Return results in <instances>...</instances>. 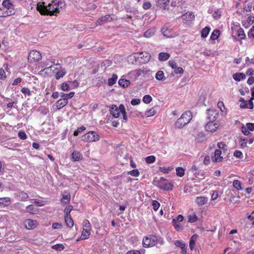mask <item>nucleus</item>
I'll use <instances>...</instances> for the list:
<instances>
[{
  "instance_id": "6e6d98bb",
  "label": "nucleus",
  "mask_w": 254,
  "mask_h": 254,
  "mask_svg": "<svg viewBox=\"0 0 254 254\" xmlns=\"http://www.w3.org/2000/svg\"><path fill=\"white\" fill-rule=\"evenodd\" d=\"M85 129L86 128L83 126L78 127L77 129L74 131L73 135L77 136L80 132L84 131Z\"/></svg>"
},
{
  "instance_id": "e2e57ef3",
  "label": "nucleus",
  "mask_w": 254,
  "mask_h": 254,
  "mask_svg": "<svg viewBox=\"0 0 254 254\" xmlns=\"http://www.w3.org/2000/svg\"><path fill=\"white\" fill-rule=\"evenodd\" d=\"M168 64L172 69H175L177 67V63L174 60H170L168 62Z\"/></svg>"
},
{
  "instance_id": "052dcab7",
  "label": "nucleus",
  "mask_w": 254,
  "mask_h": 254,
  "mask_svg": "<svg viewBox=\"0 0 254 254\" xmlns=\"http://www.w3.org/2000/svg\"><path fill=\"white\" fill-rule=\"evenodd\" d=\"M247 142H248V140L247 139L241 138L240 140V144L241 148H244L247 147Z\"/></svg>"
},
{
  "instance_id": "774afa93",
  "label": "nucleus",
  "mask_w": 254,
  "mask_h": 254,
  "mask_svg": "<svg viewBox=\"0 0 254 254\" xmlns=\"http://www.w3.org/2000/svg\"><path fill=\"white\" fill-rule=\"evenodd\" d=\"M246 127L250 131L254 130V123H247Z\"/></svg>"
},
{
  "instance_id": "aec40b11",
  "label": "nucleus",
  "mask_w": 254,
  "mask_h": 254,
  "mask_svg": "<svg viewBox=\"0 0 254 254\" xmlns=\"http://www.w3.org/2000/svg\"><path fill=\"white\" fill-rule=\"evenodd\" d=\"M57 69H58V71L55 74V78L57 80H59L62 78L66 74V72L65 69L62 66H60Z\"/></svg>"
},
{
  "instance_id": "c756f323",
  "label": "nucleus",
  "mask_w": 254,
  "mask_h": 254,
  "mask_svg": "<svg viewBox=\"0 0 254 254\" xmlns=\"http://www.w3.org/2000/svg\"><path fill=\"white\" fill-rule=\"evenodd\" d=\"M210 28L208 26L203 28L201 31V37L202 38H206L210 31Z\"/></svg>"
},
{
  "instance_id": "423d86ee",
  "label": "nucleus",
  "mask_w": 254,
  "mask_h": 254,
  "mask_svg": "<svg viewBox=\"0 0 254 254\" xmlns=\"http://www.w3.org/2000/svg\"><path fill=\"white\" fill-rule=\"evenodd\" d=\"M110 114L115 118H118L120 116V114H122L123 119L126 121L127 120L125 108L123 104L120 105L119 107L115 105H113L110 109Z\"/></svg>"
},
{
  "instance_id": "37998d69",
  "label": "nucleus",
  "mask_w": 254,
  "mask_h": 254,
  "mask_svg": "<svg viewBox=\"0 0 254 254\" xmlns=\"http://www.w3.org/2000/svg\"><path fill=\"white\" fill-rule=\"evenodd\" d=\"M164 77V74L163 71L159 70L158 71L155 75V78L158 80H161L163 79Z\"/></svg>"
},
{
  "instance_id": "79ce46f5",
  "label": "nucleus",
  "mask_w": 254,
  "mask_h": 254,
  "mask_svg": "<svg viewBox=\"0 0 254 254\" xmlns=\"http://www.w3.org/2000/svg\"><path fill=\"white\" fill-rule=\"evenodd\" d=\"M83 229L91 230V226L89 220L86 219L83 222Z\"/></svg>"
},
{
  "instance_id": "603ef678",
  "label": "nucleus",
  "mask_w": 254,
  "mask_h": 254,
  "mask_svg": "<svg viewBox=\"0 0 254 254\" xmlns=\"http://www.w3.org/2000/svg\"><path fill=\"white\" fill-rule=\"evenodd\" d=\"M128 174L134 177H138L140 175V173L137 169L132 170L129 171Z\"/></svg>"
},
{
  "instance_id": "680f3d73",
  "label": "nucleus",
  "mask_w": 254,
  "mask_h": 254,
  "mask_svg": "<svg viewBox=\"0 0 254 254\" xmlns=\"http://www.w3.org/2000/svg\"><path fill=\"white\" fill-rule=\"evenodd\" d=\"M74 95V92H70L68 94H64L63 93L62 95L63 97L64 98H66L67 100H68V99L72 98Z\"/></svg>"
},
{
  "instance_id": "f3484780",
  "label": "nucleus",
  "mask_w": 254,
  "mask_h": 254,
  "mask_svg": "<svg viewBox=\"0 0 254 254\" xmlns=\"http://www.w3.org/2000/svg\"><path fill=\"white\" fill-rule=\"evenodd\" d=\"M68 103V100L66 98H64L63 96H61L60 98L55 104V105L58 110H60L64 107L66 106Z\"/></svg>"
},
{
  "instance_id": "5701e85b",
  "label": "nucleus",
  "mask_w": 254,
  "mask_h": 254,
  "mask_svg": "<svg viewBox=\"0 0 254 254\" xmlns=\"http://www.w3.org/2000/svg\"><path fill=\"white\" fill-rule=\"evenodd\" d=\"M64 221L66 226L69 228H71L73 226L74 222L71 215H64Z\"/></svg>"
},
{
  "instance_id": "a18cd8bd",
  "label": "nucleus",
  "mask_w": 254,
  "mask_h": 254,
  "mask_svg": "<svg viewBox=\"0 0 254 254\" xmlns=\"http://www.w3.org/2000/svg\"><path fill=\"white\" fill-rule=\"evenodd\" d=\"M212 16L215 19H219L221 16V11L219 9L215 10L212 14Z\"/></svg>"
},
{
  "instance_id": "9b49d317",
  "label": "nucleus",
  "mask_w": 254,
  "mask_h": 254,
  "mask_svg": "<svg viewBox=\"0 0 254 254\" xmlns=\"http://www.w3.org/2000/svg\"><path fill=\"white\" fill-rule=\"evenodd\" d=\"M24 224L27 229L32 230L38 225V223L37 220L27 219L24 221Z\"/></svg>"
},
{
  "instance_id": "9d476101",
  "label": "nucleus",
  "mask_w": 254,
  "mask_h": 254,
  "mask_svg": "<svg viewBox=\"0 0 254 254\" xmlns=\"http://www.w3.org/2000/svg\"><path fill=\"white\" fill-rule=\"evenodd\" d=\"M184 217L182 215L179 214L176 217L173 219L172 223L175 229L177 231H180L183 229V226L180 224L182 222Z\"/></svg>"
},
{
  "instance_id": "bf43d9fd",
  "label": "nucleus",
  "mask_w": 254,
  "mask_h": 254,
  "mask_svg": "<svg viewBox=\"0 0 254 254\" xmlns=\"http://www.w3.org/2000/svg\"><path fill=\"white\" fill-rule=\"evenodd\" d=\"M61 89L63 91H66L69 90L70 87L67 83H66V82H64L62 84Z\"/></svg>"
},
{
  "instance_id": "473e14b6",
  "label": "nucleus",
  "mask_w": 254,
  "mask_h": 254,
  "mask_svg": "<svg viewBox=\"0 0 254 254\" xmlns=\"http://www.w3.org/2000/svg\"><path fill=\"white\" fill-rule=\"evenodd\" d=\"M118 76L116 74H113L112 77L108 80V84L109 86H112L117 81Z\"/></svg>"
},
{
  "instance_id": "6e6552de",
  "label": "nucleus",
  "mask_w": 254,
  "mask_h": 254,
  "mask_svg": "<svg viewBox=\"0 0 254 254\" xmlns=\"http://www.w3.org/2000/svg\"><path fill=\"white\" fill-rule=\"evenodd\" d=\"M99 136L95 131H89L82 137V140L84 142H94L99 140Z\"/></svg>"
},
{
  "instance_id": "ddd939ff",
  "label": "nucleus",
  "mask_w": 254,
  "mask_h": 254,
  "mask_svg": "<svg viewBox=\"0 0 254 254\" xmlns=\"http://www.w3.org/2000/svg\"><path fill=\"white\" fill-rule=\"evenodd\" d=\"M219 125L213 121H209L205 125V129L207 131L214 132L218 129Z\"/></svg>"
},
{
  "instance_id": "39448f33",
  "label": "nucleus",
  "mask_w": 254,
  "mask_h": 254,
  "mask_svg": "<svg viewBox=\"0 0 254 254\" xmlns=\"http://www.w3.org/2000/svg\"><path fill=\"white\" fill-rule=\"evenodd\" d=\"M191 119V113L190 111H186L176 121L175 126L177 128H181L189 124Z\"/></svg>"
},
{
  "instance_id": "412c9836",
  "label": "nucleus",
  "mask_w": 254,
  "mask_h": 254,
  "mask_svg": "<svg viewBox=\"0 0 254 254\" xmlns=\"http://www.w3.org/2000/svg\"><path fill=\"white\" fill-rule=\"evenodd\" d=\"M71 159L75 162L79 161L82 159V155L79 151L74 150L71 154Z\"/></svg>"
},
{
  "instance_id": "ea45409f",
  "label": "nucleus",
  "mask_w": 254,
  "mask_h": 254,
  "mask_svg": "<svg viewBox=\"0 0 254 254\" xmlns=\"http://www.w3.org/2000/svg\"><path fill=\"white\" fill-rule=\"evenodd\" d=\"M112 64V62L111 60H105L103 61L101 63V67H104V68H106L107 67L110 66Z\"/></svg>"
},
{
  "instance_id": "f704fd0d",
  "label": "nucleus",
  "mask_w": 254,
  "mask_h": 254,
  "mask_svg": "<svg viewBox=\"0 0 254 254\" xmlns=\"http://www.w3.org/2000/svg\"><path fill=\"white\" fill-rule=\"evenodd\" d=\"M155 32V31L154 29H150L144 33L143 36L145 38H149L154 35Z\"/></svg>"
},
{
  "instance_id": "a19ab883",
  "label": "nucleus",
  "mask_w": 254,
  "mask_h": 254,
  "mask_svg": "<svg viewBox=\"0 0 254 254\" xmlns=\"http://www.w3.org/2000/svg\"><path fill=\"white\" fill-rule=\"evenodd\" d=\"M176 174L179 177H183L185 174V170L182 167H177L176 169Z\"/></svg>"
},
{
  "instance_id": "4c0bfd02",
  "label": "nucleus",
  "mask_w": 254,
  "mask_h": 254,
  "mask_svg": "<svg viewBox=\"0 0 254 254\" xmlns=\"http://www.w3.org/2000/svg\"><path fill=\"white\" fill-rule=\"evenodd\" d=\"M194 175L195 177L200 179V180H203L205 179V174L203 171H197V172H194Z\"/></svg>"
},
{
  "instance_id": "6ab92c4d",
  "label": "nucleus",
  "mask_w": 254,
  "mask_h": 254,
  "mask_svg": "<svg viewBox=\"0 0 254 254\" xmlns=\"http://www.w3.org/2000/svg\"><path fill=\"white\" fill-rule=\"evenodd\" d=\"M174 244L178 247H180L182 250V254H187V246L186 244L181 241L176 240L174 242Z\"/></svg>"
},
{
  "instance_id": "7c9ffc66",
  "label": "nucleus",
  "mask_w": 254,
  "mask_h": 254,
  "mask_svg": "<svg viewBox=\"0 0 254 254\" xmlns=\"http://www.w3.org/2000/svg\"><path fill=\"white\" fill-rule=\"evenodd\" d=\"M188 222L190 223L195 222L198 220V217L195 212L188 215Z\"/></svg>"
},
{
  "instance_id": "69168bd1",
  "label": "nucleus",
  "mask_w": 254,
  "mask_h": 254,
  "mask_svg": "<svg viewBox=\"0 0 254 254\" xmlns=\"http://www.w3.org/2000/svg\"><path fill=\"white\" fill-rule=\"evenodd\" d=\"M159 170L161 172H162L164 174H167L170 171V169L169 168L162 167H159Z\"/></svg>"
},
{
  "instance_id": "e433bc0d",
  "label": "nucleus",
  "mask_w": 254,
  "mask_h": 254,
  "mask_svg": "<svg viewBox=\"0 0 254 254\" xmlns=\"http://www.w3.org/2000/svg\"><path fill=\"white\" fill-rule=\"evenodd\" d=\"M70 200V194L69 193L66 195H63L61 202L63 203H68Z\"/></svg>"
},
{
  "instance_id": "20e7f679",
  "label": "nucleus",
  "mask_w": 254,
  "mask_h": 254,
  "mask_svg": "<svg viewBox=\"0 0 254 254\" xmlns=\"http://www.w3.org/2000/svg\"><path fill=\"white\" fill-rule=\"evenodd\" d=\"M153 184L154 186L164 190H171L174 187L173 184L169 182L167 179L160 177L155 178L154 179Z\"/></svg>"
},
{
  "instance_id": "0eeeda50",
  "label": "nucleus",
  "mask_w": 254,
  "mask_h": 254,
  "mask_svg": "<svg viewBox=\"0 0 254 254\" xmlns=\"http://www.w3.org/2000/svg\"><path fill=\"white\" fill-rule=\"evenodd\" d=\"M134 58L139 63L144 64L148 63L151 58L150 54L147 52L135 54Z\"/></svg>"
},
{
  "instance_id": "58836bf2",
  "label": "nucleus",
  "mask_w": 254,
  "mask_h": 254,
  "mask_svg": "<svg viewBox=\"0 0 254 254\" xmlns=\"http://www.w3.org/2000/svg\"><path fill=\"white\" fill-rule=\"evenodd\" d=\"M145 160L147 163L151 164L155 161L156 157L154 155L148 156L145 158Z\"/></svg>"
},
{
  "instance_id": "f8f14e48",
  "label": "nucleus",
  "mask_w": 254,
  "mask_h": 254,
  "mask_svg": "<svg viewBox=\"0 0 254 254\" xmlns=\"http://www.w3.org/2000/svg\"><path fill=\"white\" fill-rule=\"evenodd\" d=\"M14 195L18 200L21 201H26L29 199V195L23 190L18 191Z\"/></svg>"
},
{
  "instance_id": "09e8293b",
  "label": "nucleus",
  "mask_w": 254,
  "mask_h": 254,
  "mask_svg": "<svg viewBox=\"0 0 254 254\" xmlns=\"http://www.w3.org/2000/svg\"><path fill=\"white\" fill-rule=\"evenodd\" d=\"M240 102H242L240 105L241 108H248V102L246 101L243 98H241L239 100Z\"/></svg>"
},
{
  "instance_id": "1a4fd4ad",
  "label": "nucleus",
  "mask_w": 254,
  "mask_h": 254,
  "mask_svg": "<svg viewBox=\"0 0 254 254\" xmlns=\"http://www.w3.org/2000/svg\"><path fill=\"white\" fill-rule=\"evenodd\" d=\"M42 58L41 53L36 50H32L30 52L28 57V62L31 63L39 61Z\"/></svg>"
},
{
  "instance_id": "a878e982",
  "label": "nucleus",
  "mask_w": 254,
  "mask_h": 254,
  "mask_svg": "<svg viewBox=\"0 0 254 254\" xmlns=\"http://www.w3.org/2000/svg\"><path fill=\"white\" fill-rule=\"evenodd\" d=\"M118 84L121 87L123 88H126L130 84V82L128 80L124 78H121L118 81Z\"/></svg>"
},
{
  "instance_id": "3c124183",
  "label": "nucleus",
  "mask_w": 254,
  "mask_h": 254,
  "mask_svg": "<svg viewBox=\"0 0 254 254\" xmlns=\"http://www.w3.org/2000/svg\"><path fill=\"white\" fill-rule=\"evenodd\" d=\"M0 200H2L3 201L0 202L5 206L8 205L10 203V198L9 197H2L0 198Z\"/></svg>"
},
{
  "instance_id": "de8ad7c7",
  "label": "nucleus",
  "mask_w": 254,
  "mask_h": 254,
  "mask_svg": "<svg viewBox=\"0 0 254 254\" xmlns=\"http://www.w3.org/2000/svg\"><path fill=\"white\" fill-rule=\"evenodd\" d=\"M217 107L220 109L221 112H226V109L223 101H219L217 103Z\"/></svg>"
},
{
  "instance_id": "b1692460",
  "label": "nucleus",
  "mask_w": 254,
  "mask_h": 254,
  "mask_svg": "<svg viewBox=\"0 0 254 254\" xmlns=\"http://www.w3.org/2000/svg\"><path fill=\"white\" fill-rule=\"evenodd\" d=\"M170 57V54L168 53L161 52L159 54L158 59L160 61L164 62L168 60Z\"/></svg>"
},
{
  "instance_id": "2f4dec72",
  "label": "nucleus",
  "mask_w": 254,
  "mask_h": 254,
  "mask_svg": "<svg viewBox=\"0 0 254 254\" xmlns=\"http://www.w3.org/2000/svg\"><path fill=\"white\" fill-rule=\"evenodd\" d=\"M26 211L29 213L35 214L38 212V210L33 205H29L26 207Z\"/></svg>"
},
{
  "instance_id": "13d9d810",
  "label": "nucleus",
  "mask_w": 254,
  "mask_h": 254,
  "mask_svg": "<svg viewBox=\"0 0 254 254\" xmlns=\"http://www.w3.org/2000/svg\"><path fill=\"white\" fill-rule=\"evenodd\" d=\"M248 35L250 39H254V26L250 29Z\"/></svg>"
},
{
  "instance_id": "c03bdc74",
  "label": "nucleus",
  "mask_w": 254,
  "mask_h": 254,
  "mask_svg": "<svg viewBox=\"0 0 254 254\" xmlns=\"http://www.w3.org/2000/svg\"><path fill=\"white\" fill-rule=\"evenodd\" d=\"M152 100V97L149 95H146L144 96L142 99L143 102L145 104L150 103Z\"/></svg>"
},
{
  "instance_id": "2eb2a0df",
  "label": "nucleus",
  "mask_w": 254,
  "mask_h": 254,
  "mask_svg": "<svg viewBox=\"0 0 254 254\" xmlns=\"http://www.w3.org/2000/svg\"><path fill=\"white\" fill-rule=\"evenodd\" d=\"M222 151L220 149L215 150L214 155L212 156V161L213 162H220L223 160V157L221 156Z\"/></svg>"
},
{
  "instance_id": "4468645a",
  "label": "nucleus",
  "mask_w": 254,
  "mask_h": 254,
  "mask_svg": "<svg viewBox=\"0 0 254 254\" xmlns=\"http://www.w3.org/2000/svg\"><path fill=\"white\" fill-rule=\"evenodd\" d=\"M113 18L111 14H106L102 16L97 20L96 24L97 25H101L104 23L112 21Z\"/></svg>"
},
{
  "instance_id": "0e129e2a",
  "label": "nucleus",
  "mask_w": 254,
  "mask_h": 254,
  "mask_svg": "<svg viewBox=\"0 0 254 254\" xmlns=\"http://www.w3.org/2000/svg\"><path fill=\"white\" fill-rule=\"evenodd\" d=\"M218 147L220 149L226 150V145L222 142H219L217 143Z\"/></svg>"
},
{
  "instance_id": "a211bd4d",
  "label": "nucleus",
  "mask_w": 254,
  "mask_h": 254,
  "mask_svg": "<svg viewBox=\"0 0 254 254\" xmlns=\"http://www.w3.org/2000/svg\"><path fill=\"white\" fill-rule=\"evenodd\" d=\"M194 15L191 12H187L182 15V18L184 21V23H187L188 22L191 21L194 19Z\"/></svg>"
},
{
  "instance_id": "bb28decb",
  "label": "nucleus",
  "mask_w": 254,
  "mask_h": 254,
  "mask_svg": "<svg viewBox=\"0 0 254 254\" xmlns=\"http://www.w3.org/2000/svg\"><path fill=\"white\" fill-rule=\"evenodd\" d=\"M91 230H90L83 229V230L81 232L80 239L81 240H86L88 239L91 234Z\"/></svg>"
},
{
  "instance_id": "f03ea898",
  "label": "nucleus",
  "mask_w": 254,
  "mask_h": 254,
  "mask_svg": "<svg viewBox=\"0 0 254 254\" xmlns=\"http://www.w3.org/2000/svg\"><path fill=\"white\" fill-rule=\"evenodd\" d=\"M14 5L10 0H3L0 6V17H6L14 14Z\"/></svg>"
},
{
  "instance_id": "338daca9",
  "label": "nucleus",
  "mask_w": 254,
  "mask_h": 254,
  "mask_svg": "<svg viewBox=\"0 0 254 254\" xmlns=\"http://www.w3.org/2000/svg\"><path fill=\"white\" fill-rule=\"evenodd\" d=\"M234 156L238 158H242L243 154L241 151L236 150L234 153Z\"/></svg>"
},
{
  "instance_id": "4d7b16f0",
  "label": "nucleus",
  "mask_w": 254,
  "mask_h": 254,
  "mask_svg": "<svg viewBox=\"0 0 254 254\" xmlns=\"http://www.w3.org/2000/svg\"><path fill=\"white\" fill-rule=\"evenodd\" d=\"M18 137L22 140L26 139L27 138V135L24 131H20L18 133Z\"/></svg>"
},
{
  "instance_id": "393cba45",
  "label": "nucleus",
  "mask_w": 254,
  "mask_h": 254,
  "mask_svg": "<svg viewBox=\"0 0 254 254\" xmlns=\"http://www.w3.org/2000/svg\"><path fill=\"white\" fill-rule=\"evenodd\" d=\"M237 35L239 40H244L246 38L245 32L241 27H238L237 30Z\"/></svg>"
},
{
  "instance_id": "5fc2aeb1",
  "label": "nucleus",
  "mask_w": 254,
  "mask_h": 254,
  "mask_svg": "<svg viewBox=\"0 0 254 254\" xmlns=\"http://www.w3.org/2000/svg\"><path fill=\"white\" fill-rule=\"evenodd\" d=\"M52 248L58 251H62L64 249V247L63 244H56L52 246Z\"/></svg>"
},
{
  "instance_id": "f257e3e1",
  "label": "nucleus",
  "mask_w": 254,
  "mask_h": 254,
  "mask_svg": "<svg viewBox=\"0 0 254 254\" xmlns=\"http://www.w3.org/2000/svg\"><path fill=\"white\" fill-rule=\"evenodd\" d=\"M65 2L63 0H53L48 5L45 2H39L37 5V10L41 15H57L60 11V9L64 7Z\"/></svg>"
},
{
  "instance_id": "c85d7f7f",
  "label": "nucleus",
  "mask_w": 254,
  "mask_h": 254,
  "mask_svg": "<svg viewBox=\"0 0 254 254\" xmlns=\"http://www.w3.org/2000/svg\"><path fill=\"white\" fill-rule=\"evenodd\" d=\"M161 32L166 37L171 38L173 37L171 31L167 27H163L161 29Z\"/></svg>"
},
{
  "instance_id": "7ed1b4c3",
  "label": "nucleus",
  "mask_w": 254,
  "mask_h": 254,
  "mask_svg": "<svg viewBox=\"0 0 254 254\" xmlns=\"http://www.w3.org/2000/svg\"><path fill=\"white\" fill-rule=\"evenodd\" d=\"M158 244L163 245V240L161 238L158 239L155 235H149L143 238L142 246L145 248H148L154 247Z\"/></svg>"
},
{
  "instance_id": "49530a36",
  "label": "nucleus",
  "mask_w": 254,
  "mask_h": 254,
  "mask_svg": "<svg viewBox=\"0 0 254 254\" xmlns=\"http://www.w3.org/2000/svg\"><path fill=\"white\" fill-rule=\"evenodd\" d=\"M21 92L25 95H27L28 96H31L32 95L31 91L29 88L26 87L22 88Z\"/></svg>"
},
{
  "instance_id": "c9c22d12",
  "label": "nucleus",
  "mask_w": 254,
  "mask_h": 254,
  "mask_svg": "<svg viewBox=\"0 0 254 254\" xmlns=\"http://www.w3.org/2000/svg\"><path fill=\"white\" fill-rule=\"evenodd\" d=\"M233 186L238 190H242L243 189L241 182L238 180L233 181Z\"/></svg>"
},
{
  "instance_id": "dca6fc26",
  "label": "nucleus",
  "mask_w": 254,
  "mask_h": 254,
  "mask_svg": "<svg viewBox=\"0 0 254 254\" xmlns=\"http://www.w3.org/2000/svg\"><path fill=\"white\" fill-rule=\"evenodd\" d=\"M207 117L209 121H214L217 118L218 115V112L214 109L207 110Z\"/></svg>"
},
{
  "instance_id": "72a5a7b5",
  "label": "nucleus",
  "mask_w": 254,
  "mask_h": 254,
  "mask_svg": "<svg viewBox=\"0 0 254 254\" xmlns=\"http://www.w3.org/2000/svg\"><path fill=\"white\" fill-rule=\"evenodd\" d=\"M245 77V74L243 73H236L233 75L234 79L237 81H240L242 79H244Z\"/></svg>"
},
{
  "instance_id": "4be33fe9",
  "label": "nucleus",
  "mask_w": 254,
  "mask_h": 254,
  "mask_svg": "<svg viewBox=\"0 0 254 254\" xmlns=\"http://www.w3.org/2000/svg\"><path fill=\"white\" fill-rule=\"evenodd\" d=\"M208 198L205 196H198L195 199V202L198 206H202L207 203Z\"/></svg>"
},
{
  "instance_id": "8fccbe9b",
  "label": "nucleus",
  "mask_w": 254,
  "mask_h": 254,
  "mask_svg": "<svg viewBox=\"0 0 254 254\" xmlns=\"http://www.w3.org/2000/svg\"><path fill=\"white\" fill-rule=\"evenodd\" d=\"M152 205L153 206V208L155 211H157L159 209V208L160 206V203L158 201H157V200H155L152 201Z\"/></svg>"
},
{
  "instance_id": "864d4df0",
  "label": "nucleus",
  "mask_w": 254,
  "mask_h": 254,
  "mask_svg": "<svg viewBox=\"0 0 254 254\" xmlns=\"http://www.w3.org/2000/svg\"><path fill=\"white\" fill-rule=\"evenodd\" d=\"M73 209V207L71 205H68L67 206L65 209H64V215H71L70 213V212L72 211V210Z\"/></svg>"
},
{
  "instance_id": "cd10ccee",
  "label": "nucleus",
  "mask_w": 254,
  "mask_h": 254,
  "mask_svg": "<svg viewBox=\"0 0 254 254\" xmlns=\"http://www.w3.org/2000/svg\"><path fill=\"white\" fill-rule=\"evenodd\" d=\"M220 31L218 29H215L211 34L210 39L211 40L215 41L217 40L220 36Z\"/></svg>"
}]
</instances>
